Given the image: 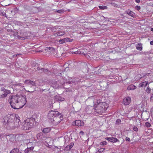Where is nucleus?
Masks as SVG:
<instances>
[{"mask_svg": "<svg viewBox=\"0 0 153 153\" xmlns=\"http://www.w3.org/2000/svg\"><path fill=\"white\" fill-rule=\"evenodd\" d=\"M47 116L48 121L54 126L57 125L63 120L61 113L56 111H50Z\"/></svg>", "mask_w": 153, "mask_h": 153, "instance_id": "f257e3e1", "label": "nucleus"}, {"mask_svg": "<svg viewBox=\"0 0 153 153\" xmlns=\"http://www.w3.org/2000/svg\"><path fill=\"white\" fill-rule=\"evenodd\" d=\"M35 120L33 118H27L22 123V128L24 130H29L33 128Z\"/></svg>", "mask_w": 153, "mask_h": 153, "instance_id": "f03ea898", "label": "nucleus"}, {"mask_svg": "<svg viewBox=\"0 0 153 153\" xmlns=\"http://www.w3.org/2000/svg\"><path fill=\"white\" fill-rule=\"evenodd\" d=\"M108 108V106H96L94 111L98 114L102 113L105 112Z\"/></svg>", "mask_w": 153, "mask_h": 153, "instance_id": "7ed1b4c3", "label": "nucleus"}, {"mask_svg": "<svg viewBox=\"0 0 153 153\" xmlns=\"http://www.w3.org/2000/svg\"><path fill=\"white\" fill-rule=\"evenodd\" d=\"M18 96L17 95L14 96H10L9 97L8 101L10 105H13L14 104L18 102Z\"/></svg>", "mask_w": 153, "mask_h": 153, "instance_id": "20e7f679", "label": "nucleus"}, {"mask_svg": "<svg viewBox=\"0 0 153 153\" xmlns=\"http://www.w3.org/2000/svg\"><path fill=\"white\" fill-rule=\"evenodd\" d=\"M13 118L14 116L13 115V114H8L4 118V122L6 123L5 125L13 122L14 121Z\"/></svg>", "mask_w": 153, "mask_h": 153, "instance_id": "39448f33", "label": "nucleus"}, {"mask_svg": "<svg viewBox=\"0 0 153 153\" xmlns=\"http://www.w3.org/2000/svg\"><path fill=\"white\" fill-rule=\"evenodd\" d=\"M30 35L31 33L29 32H21L19 36L20 39L22 40L27 39Z\"/></svg>", "mask_w": 153, "mask_h": 153, "instance_id": "423d86ee", "label": "nucleus"}, {"mask_svg": "<svg viewBox=\"0 0 153 153\" xmlns=\"http://www.w3.org/2000/svg\"><path fill=\"white\" fill-rule=\"evenodd\" d=\"M20 102L21 103V104L25 105L27 101L26 100V96L25 95H20Z\"/></svg>", "mask_w": 153, "mask_h": 153, "instance_id": "0eeeda50", "label": "nucleus"}, {"mask_svg": "<svg viewBox=\"0 0 153 153\" xmlns=\"http://www.w3.org/2000/svg\"><path fill=\"white\" fill-rule=\"evenodd\" d=\"M80 81L79 80H73L72 81H69L65 83V85H66L68 84L70 85V86H72L73 85H75L76 83H77L78 82H79Z\"/></svg>", "mask_w": 153, "mask_h": 153, "instance_id": "6e6552de", "label": "nucleus"}, {"mask_svg": "<svg viewBox=\"0 0 153 153\" xmlns=\"http://www.w3.org/2000/svg\"><path fill=\"white\" fill-rule=\"evenodd\" d=\"M131 101V98L128 97H126L123 101L124 105H128Z\"/></svg>", "mask_w": 153, "mask_h": 153, "instance_id": "1a4fd4ad", "label": "nucleus"}, {"mask_svg": "<svg viewBox=\"0 0 153 153\" xmlns=\"http://www.w3.org/2000/svg\"><path fill=\"white\" fill-rule=\"evenodd\" d=\"M125 14H127L131 17L134 18L135 16V13L131 11L129 9L127 10L124 13Z\"/></svg>", "mask_w": 153, "mask_h": 153, "instance_id": "9d476101", "label": "nucleus"}, {"mask_svg": "<svg viewBox=\"0 0 153 153\" xmlns=\"http://www.w3.org/2000/svg\"><path fill=\"white\" fill-rule=\"evenodd\" d=\"M54 100L55 102L62 101L65 100V99L59 96L56 95L54 97Z\"/></svg>", "mask_w": 153, "mask_h": 153, "instance_id": "9b49d317", "label": "nucleus"}, {"mask_svg": "<svg viewBox=\"0 0 153 153\" xmlns=\"http://www.w3.org/2000/svg\"><path fill=\"white\" fill-rule=\"evenodd\" d=\"M105 139L112 143H115L118 141V139L116 137H108L105 138Z\"/></svg>", "mask_w": 153, "mask_h": 153, "instance_id": "f8f14e48", "label": "nucleus"}, {"mask_svg": "<svg viewBox=\"0 0 153 153\" xmlns=\"http://www.w3.org/2000/svg\"><path fill=\"white\" fill-rule=\"evenodd\" d=\"M75 125L78 126H84V123L83 122L81 121L80 120H76L75 121L74 123Z\"/></svg>", "mask_w": 153, "mask_h": 153, "instance_id": "ddd939ff", "label": "nucleus"}, {"mask_svg": "<svg viewBox=\"0 0 153 153\" xmlns=\"http://www.w3.org/2000/svg\"><path fill=\"white\" fill-rule=\"evenodd\" d=\"M25 83L26 84H28L31 85L36 86V83L34 82H33L30 80H26L25 81Z\"/></svg>", "mask_w": 153, "mask_h": 153, "instance_id": "4468645a", "label": "nucleus"}, {"mask_svg": "<svg viewBox=\"0 0 153 153\" xmlns=\"http://www.w3.org/2000/svg\"><path fill=\"white\" fill-rule=\"evenodd\" d=\"M37 137L38 139L41 140H42L43 138H45L43 134L42 133H40L38 134L37 135Z\"/></svg>", "mask_w": 153, "mask_h": 153, "instance_id": "2eb2a0df", "label": "nucleus"}, {"mask_svg": "<svg viewBox=\"0 0 153 153\" xmlns=\"http://www.w3.org/2000/svg\"><path fill=\"white\" fill-rule=\"evenodd\" d=\"M45 50L48 52L54 53L55 52V49L53 47H46Z\"/></svg>", "mask_w": 153, "mask_h": 153, "instance_id": "dca6fc26", "label": "nucleus"}, {"mask_svg": "<svg viewBox=\"0 0 153 153\" xmlns=\"http://www.w3.org/2000/svg\"><path fill=\"white\" fill-rule=\"evenodd\" d=\"M51 86L52 87L55 88H57L59 87V83L57 81L52 83L51 84Z\"/></svg>", "mask_w": 153, "mask_h": 153, "instance_id": "f3484780", "label": "nucleus"}, {"mask_svg": "<svg viewBox=\"0 0 153 153\" xmlns=\"http://www.w3.org/2000/svg\"><path fill=\"white\" fill-rule=\"evenodd\" d=\"M13 115L14 116V122H15V121H16V122H17V120H18L17 122L19 123V115L17 114H13Z\"/></svg>", "mask_w": 153, "mask_h": 153, "instance_id": "a211bd4d", "label": "nucleus"}, {"mask_svg": "<svg viewBox=\"0 0 153 153\" xmlns=\"http://www.w3.org/2000/svg\"><path fill=\"white\" fill-rule=\"evenodd\" d=\"M6 91H6L3 92V93H2V94L1 95V97L2 98H4L6 97L7 96V94L10 93V90Z\"/></svg>", "mask_w": 153, "mask_h": 153, "instance_id": "6ab92c4d", "label": "nucleus"}, {"mask_svg": "<svg viewBox=\"0 0 153 153\" xmlns=\"http://www.w3.org/2000/svg\"><path fill=\"white\" fill-rule=\"evenodd\" d=\"M148 83V81H145L140 83L139 85V87H146Z\"/></svg>", "mask_w": 153, "mask_h": 153, "instance_id": "aec40b11", "label": "nucleus"}, {"mask_svg": "<svg viewBox=\"0 0 153 153\" xmlns=\"http://www.w3.org/2000/svg\"><path fill=\"white\" fill-rule=\"evenodd\" d=\"M136 49L139 51H141L142 50V45L140 43H138L136 47Z\"/></svg>", "mask_w": 153, "mask_h": 153, "instance_id": "412c9836", "label": "nucleus"}, {"mask_svg": "<svg viewBox=\"0 0 153 153\" xmlns=\"http://www.w3.org/2000/svg\"><path fill=\"white\" fill-rule=\"evenodd\" d=\"M136 88V87L134 85H129L127 88L128 90H133Z\"/></svg>", "mask_w": 153, "mask_h": 153, "instance_id": "4be33fe9", "label": "nucleus"}, {"mask_svg": "<svg viewBox=\"0 0 153 153\" xmlns=\"http://www.w3.org/2000/svg\"><path fill=\"white\" fill-rule=\"evenodd\" d=\"M51 129L50 128H44L42 130V132L45 133H48L51 131Z\"/></svg>", "mask_w": 153, "mask_h": 153, "instance_id": "5701e85b", "label": "nucleus"}, {"mask_svg": "<svg viewBox=\"0 0 153 153\" xmlns=\"http://www.w3.org/2000/svg\"><path fill=\"white\" fill-rule=\"evenodd\" d=\"M10 137L13 139V140L15 139L16 140H18L17 138L19 137V136L18 135H10Z\"/></svg>", "mask_w": 153, "mask_h": 153, "instance_id": "b1692460", "label": "nucleus"}, {"mask_svg": "<svg viewBox=\"0 0 153 153\" xmlns=\"http://www.w3.org/2000/svg\"><path fill=\"white\" fill-rule=\"evenodd\" d=\"M63 39V40L65 42H71L73 40V39H71L68 38H65Z\"/></svg>", "mask_w": 153, "mask_h": 153, "instance_id": "393cba45", "label": "nucleus"}, {"mask_svg": "<svg viewBox=\"0 0 153 153\" xmlns=\"http://www.w3.org/2000/svg\"><path fill=\"white\" fill-rule=\"evenodd\" d=\"M19 151V150L18 149H14L12 150L10 153H17Z\"/></svg>", "mask_w": 153, "mask_h": 153, "instance_id": "a878e982", "label": "nucleus"}, {"mask_svg": "<svg viewBox=\"0 0 153 153\" xmlns=\"http://www.w3.org/2000/svg\"><path fill=\"white\" fill-rule=\"evenodd\" d=\"M74 146V143H70L69 145H68L66 147V148L67 149H68L69 150L71 149L72 147Z\"/></svg>", "mask_w": 153, "mask_h": 153, "instance_id": "bb28decb", "label": "nucleus"}, {"mask_svg": "<svg viewBox=\"0 0 153 153\" xmlns=\"http://www.w3.org/2000/svg\"><path fill=\"white\" fill-rule=\"evenodd\" d=\"M99 7L102 10L106 9L107 8V7L105 6H99Z\"/></svg>", "mask_w": 153, "mask_h": 153, "instance_id": "cd10ccee", "label": "nucleus"}, {"mask_svg": "<svg viewBox=\"0 0 153 153\" xmlns=\"http://www.w3.org/2000/svg\"><path fill=\"white\" fill-rule=\"evenodd\" d=\"M44 73L45 74H46L48 75H50L51 74V72L49 70H48V69H47V70H46V71H45V72Z\"/></svg>", "mask_w": 153, "mask_h": 153, "instance_id": "c85d7f7f", "label": "nucleus"}, {"mask_svg": "<svg viewBox=\"0 0 153 153\" xmlns=\"http://www.w3.org/2000/svg\"><path fill=\"white\" fill-rule=\"evenodd\" d=\"M107 143L106 141H104L101 142L100 143V145L104 146L106 145L107 144Z\"/></svg>", "mask_w": 153, "mask_h": 153, "instance_id": "c756f323", "label": "nucleus"}, {"mask_svg": "<svg viewBox=\"0 0 153 153\" xmlns=\"http://www.w3.org/2000/svg\"><path fill=\"white\" fill-rule=\"evenodd\" d=\"M64 33H65L62 32H57L56 33V34L57 35V36H60L63 35L64 34Z\"/></svg>", "mask_w": 153, "mask_h": 153, "instance_id": "7c9ffc66", "label": "nucleus"}, {"mask_svg": "<svg viewBox=\"0 0 153 153\" xmlns=\"http://www.w3.org/2000/svg\"><path fill=\"white\" fill-rule=\"evenodd\" d=\"M43 68H40V67H38L37 68V70L39 71V72L42 73L43 72L42 70Z\"/></svg>", "mask_w": 153, "mask_h": 153, "instance_id": "2f4dec72", "label": "nucleus"}, {"mask_svg": "<svg viewBox=\"0 0 153 153\" xmlns=\"http://www.w3.org/2000/svg\"><path fill=\"white\" fill-rule=\"evenodd\" d=\"M145 125L147 127H149L151 126L149 122H146L145 123Z\"/></svg>", "mask_w": 153, "mask_h": 153, "instance_id": "473e14b6", "label": "nucleus"}, {"mask_svg": "<svg viewBox=\"0 0 153 153\" xmlns=\"http://www.w3.org/2000/svg\"><path fill=\"white\" fill-rule=\"evenodd\" d=\"M57 12L60 13H63L64 12V10H58L57 11Z\"/></svg>", "mask_w": 153, "mask_h": 153, "instance_id": "72a5a7b5", "label": "nucleus"}, {"mask_svg": "<svg viewBox=\"0 0 153 153\" xmlns=\"http://www.w3.org/2000/svg\"><path fill=\"white\" fill-rule=\"evenodd\" d=\"M133 129L134 131H138V128L135 126H134L133 127Z\"/></svg>", "mask_w": 153, "mask_h": 153, "instance_id": "f704fd0d", "label": "nucleus"}, {"mask_svg": "<svg viewBox=\"0 0 153 153\" xmlns=\"http://www.w3.org/2000/svg\"><path fill=\"white\" fill-rule=\"evenodd\" d=\"M9 91V90L6 89L4 87H2L1 88V91L2 92H4L7 91Z\"/></svg>", "mask_w": 153, "mask_h": 153, "instance_id": "c9c22d12", "label": "nucleus"}, {"mask_svg": "<svg viewBox=\"0 0 153 153\" xmlns=\"http://www.w3.org/2000/svg\"><path fill=\"white\" fill-rule=\"evenodd\" d=\"M59 42L61 44H62L64 43H65V42L64 40L63 39L59 40Z\"/></svg>", "mask_w": 153, "mask_h": 153, "instance_id": "e433bc0d", "label": "nucleus"}, {"mask_svg": "<svg viewBox=\"0 0 153 153\" xmlns=\"http://www.w3.org/2000/svg\"><path fill=\"white\" fill-rule=\"evenodd\" d=\"M151 89L149 87H147L146 89V91L148 93H149L150 92Z\"/></svg>", "mask_w": 153, "mask_h": 153, "instance_id": "4c0bfd02", "label": "nucleus"}, {"mask_svg": "<svg viewBox=\"0 0 153 153\" xmlns=\"http://www.w3.org/2000/svg\"><path fill=\"white\" fill-rule=\"evenodd\" d=\"M135 8L137 10H139L140 9V7L139 6H136L135 7Z\"/></svg>", "mask_w": 153, "mask_h": 153, "instance_id": "58836bf2", "label": "nucleus"}, {"mask_svg": "<svg viewBox=\"0 0 153 153\" xmlns=\"http://www.w3.org/2000/svg\"><path fill=\"white\" fill-rule=\"evenodd\" d=\"M105 149L104 148H103L100 149L99 150V153H102L104 150Z\"/></svg>", "mask_w": 153, "mask_h": 153, "instance_id": "ea45409f", "label": "nucleus"}, {"mask_svg": "<svg viewBox=\"0 0 153 153\" xmlns=\"http://www.w3.org/2000/svg\"><path fill=\"white\" fill-rule=\"evenodd\" d=\"M74 53L77 54H80L81 53V51H76L75 52H73Z\"/></svg>", "mask_w": 153, "mask_h": 153, "instance_id": "a19ab883", "label": "nucleus"}, {"mask_svg": "<svg viewBox=\"0 0 153 153\" xmlns=\"http://www.w3.org/2000/svg\"><path fill=\"white\" fill-rule=\"evenodd\" d=\"M126 141H128L129 142H130L131 141L130 138L128 137H126Z\"/></svg>", "mask_w": 153, "mask_h": 153, "instance_id": "79ce46f5", "label": "nucleus"}, {"mask_svg": "<svg viewBox=\"0 0 153 153\" xmlns=\"http://www.w3.org/2000/svg\"><path fill=\"white\" fill-rule=\"evenodd\" d=\"M111 4L112 6L114 7H117V4H115V3H111Z\"/></svg>", "mask_w": 153, "mask_h": 153, "instance_id": "37998d69", "label": "nucleus"}, {"mask_svg": "<svg viewBox=\"0 0 153 153\" xmlns=\"http://www.w3.org/2000/svg\"><path fill=\"white\" fill-rule=\"evenodd\" d=\"M84 134V132L83 131H81L79 132V135L80 136L83 135Z\"/></svg>", "mask_w": 153, "mask_h": 153, "instance_id": "c03bdc74", "label": "nucleus"}, {"mask_svg": "<svg viewBox=\"0 0 153 153\" xmlns=\"http://www.w3.org/2000/svg\"><path fill=\"white\" fill-rule=\"evenodd\" d=\"M150 100L151 101L153 102V94H152V95L150 97Z\"/></svg>", "mask_w": 153, "mask_h": 153, "instance_id": "a18cd8bd", "label": "nucleus"}, {"mask_svg": "<svg viewBox=\"0 0 153 153\" xmlns=\"http://www.w3.org/2000/svg\"><path fill=\"white\" fill-rule=\"evenodd\" d=\"M22 25H25V26H27V25L26 24V23L25 22H24V23L21 22V23H20V25L21 26H22Z\"/></svg>", "mask_w": 153, "mask_h": 153, "instance_id": "49530a36", "label": "nucleus"}, {"mask_svg": "<svg viewBox=\"0 0 153 153\" xmlns=\"http://www.w3.org/2000/svg\"><path fill=\"white\" fill-rule=\"evenodd\" d=\"M12 108L15 109H18L19 108H16L15 106H11Z\"/></svg>", "mask_w": 153, "mask_h": 153, "instance_id": "de8ad7c7", "label": "nucleus"}, {"mask_svg": "<svg viewBox=\"0 0 153 153\" xmlns=\"http://www.w3.org/2000/svg\"><path fill=\"white\" fill-rule=\"evenodd\" d=\"M47 69L43 68V69H42V70L43 72L45 73Z\"/></svg>", "mask_w": 153, "mask_h": 153, "instance_id": "09e8293b", "label": "nucleus"}, {"mask_svg": "<svg viewBox=\"0 0 153 153\" xmlns=\"http://www.w3.org/2000/svg\"><path fill=\"white\" fill-rule=\"evenodd\" d=\"M1 15H2V16H5V17H7V16H6V13H2V14Z\"/></svg>", "mask_w": 153, "mask_h": 153, "instance_id": "8fccbe9b", "label": "nucleus"}, {"mask_svg": "<svg viewBox=\"0 0 153 153\" xmlns=\"http://www.w3.org/2000/svg\"><path fill=\"white\" fill-rule=\"evenodd\" d=\"M135 0L136 2L138 3H139L140 1V0Z\"/></svg>", "mask_w": 153, "mask_h": 153, "instance_id": "3c124183", "label": "nucleus"}, {"mask_svg": "<svg viewBox=\"0 0 153 153\" xmlns=\"http://www.w3.org/2000/svg\"><path fill=\"white\" fill-rule=\"evenodd\" d=\"M150 44L151 45H153V41H151L150 42Z\"/></svg>", "mask_w": 153, "mask_h": 153, "instance_id": "603ef678", "label": "nucleus"}, {"mask_svg": "<svg viewBox=\"0 0 153 153\" xmlns=\"http://www.w3.org/2000/svg\"><path fill=\"white\" fill-rule=\"evenodd\" d=\"M148 52H145L143 53V54H145V55H146V54H148Z\"/></svg>", "mask_w": 153, "mask_h": 153, "instance_id": "864d4df0", "label": "nucleus"}, {"mask_svg": "<svg viewBox=\"0 0 153 153\" xmlns=\"http://www.w3.org/2000/svg\"><path fill=\"white\" fill-rule=\"evenodd\" d=\"M121 121H120V119H118L117 120V121H116V122H120Z\"/></svg>", "mask_w": 153, "mask_h": 153, "instance_id": "5fc2aeb1", "label": "nucleus"}, {"mask_svg": "<svg viewBox=\"0 0 153 153\" xmlns=\"http://www.w3.org/2000/svg\"><path fill=\"white\" fill-rule=\"evenodd\" d=\"M20 71H21V70H22L23 71V70H24V69H23V68H20Z\"/></svg>", "mask_w": 153, "mask_h": 153, "instance_id": "6e6d98bb", "label": "nucleus"}, {"mask_svg": "<svg viewBox=\"0 0 153 153\" xmlns=\"http://www.w3.org/2000/svg\"><path fill=\"white\" fill-rule=\"evenodd\" d=\"M66 11H68V12H70L71 11V10L70 9H68V10H67Z\"/></svg>", "mask_w": 153, "mask_h": 153, "instance_id": "4d7b16f0", "label": "nucleus"}, {"mask_svg": "<svg viewBox=\"0 0 153 153\" xmlns=\"http://www.w3.org/2000/svg\"><path fill=\"white\" fill-rule=\"evenodd\" d=\"M151 31H153V27L151 28Z\"/></svg>", "mask_w": 153, "mask_h": 153, "instance_id": "13d9d810", "label": "nucleus"}, {"mask_svg": "<svg viewBox=\"0 0 153 153\" xmlns=\"http://www.w3.org/2000/svg\"><path fill=\"white\" fill-rule=\"evenodd\" d=\"M29 149V148H27V149H26V150H25V151H28Z\"/></svg>", "mask_w": 153, "mask_h": 153, "instance_id": "bf43d9fd", "label": "nucleus"}, {"mask_svg": "<svg viewBox=\"0 0 153 153\" xmlns=\"http://www.w3.org/2000/svg\"><path fill=\"white\" fill-rule=\"evenodd\" d=\"M2 14V13L0 11V15H1Z\"/></svg>", "mask_w": 153, "mask_h": 153, "instance_id": "052dcab7", "label": "nucleus"}, {"mask_svg": "<svg viewBox=\"0 0 153 153\" xmlns=\"http://www.w3.org/2000/svg\"><path fill=\"white\" fill-rule=\"evenodd\" d=\"M46 139H47V140L49 139V140H50V139H51V138H49H49H46Z\"/></svg>", "mask_w": 153, "mask_h": 153, "instance_id": "680f3d73", "label": "nucleus"}, {"mask_svg": "<svg viewBox=\"0 0 153 153\" xmlns=\"http://www.w3.org/2000/svg\"><path fill=\"white\" fill-rule=\"evenodd\" d=\"M23 106H22V107H20V108H22V107H23Z\"/></svg>", "mask_w": 153, "mask_h": 153, "instance_id": "e2e57ef3", "label": "nucleus"}, {"mask_svg": "<svg viewBox=\"0 0 153 153\" xmlns=\"http://www.w3.org/2000/svg\"><path fill=\"white\" fill-rule=\"evenodd\" d=\"M110 1H114L115 0H110Z\"/></svg>", "mask_w": 153, "mask_h": 153, "instance_id": "0e129e2a", "label": "nucleus"}, {"mask_svg": "<svg viewBox=\"0 0 153 153\" xmlns=\"http://www.w3.org/2000/svg\"><path fill=\"white\" fill-rule=\"evenodd\" d=\"M19 86H20V88H21V85H20H20H19Z\"/></svg>", "mask_w": 153, "mask_h": 153, "instance_id": "69168bd1", "label": "nucleus"}, {"mask_svg": "<svg viewBox=\"0 0 153 153\" xmlns=\"http://www.w3.org/2000/svg\"><path fill=\"white\" fill-rule=\"evenodd\" d=\"M10 140V141H12V140H11V139Z\"/></svg>", "mask_w": 153, "mask_h": 153, "instance_id": "338daca9", "label": "nucleus"}, {"mask_svg": "<svg viewBox=\"0 0 153 153\" xmlns=\"http://www.w3.org/2000/svg\"><path fill=\"white\" fill-rule=\"evenodd\" d=\"M115 153V152H112V153Z\"/></svg>", "mask_w": 153, "mask_h": 153, "instance_id": "774afa93", "label": "nucleus"}]
</instances>
